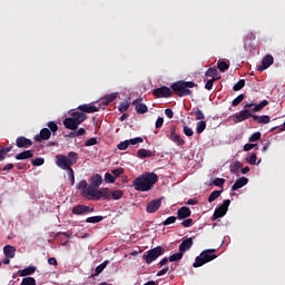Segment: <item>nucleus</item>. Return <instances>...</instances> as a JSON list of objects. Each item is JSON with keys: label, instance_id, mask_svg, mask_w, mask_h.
Returning a JSON list of instances; mask_svg holds the SVG:
<instances>
[{"label": "nucleus", "instance_id": "nucleus-1", "mask_svg": "<svg viewBox=\"0 0 285 285\" xmlns=\"http://www.w3.org/2000/svg\"><path fill=\"white\" fill-rule=\"evenodd\" d=\"M79 159V154L75 151H69L68 155H57L56 156V166L58 168H61V170H67V175L71 181V186H75V170L72 169V166L77 164Z\"/></svg>", "mask_w": 285, "mask_h": 285}, {"label": "nucleus", "instance_id": "nucleus-2", "mask_svg": "<svg viewBox=\"0 0 285 285\" xmlns=\"http://www.w3.org/2000/svg\"><path fill=\"white\" fill-rule=\"evenodd\" d=\"M157 181H159V176L155 173L148 171L135 178L132 180V187L139 193H148V190H153Z\"/></svg>", "mask_w": 285, "mask_h": 285}, {"label": "nucleus", "instance_id": "nucleus-3", "mask_svg": "<svg viewBox=\"0 0 285 285\" xmlns=\"http://www.w3.org/2000/svg\"><path fill=\"white\" fill-rule=\"evenodd\" d=\"M78 109L80 111L71 112V118L78 122V126H81V124H83L86 119H88V115H86V112H99V107L91 104L80 105L78 106Z\"/></svg>", "mask_w": 285, "mask_h": 285}, {"label": "nucleus", "instance_id": "nucleus-4", "mask_svg": "<svg viewBox=\"0 0 285 285\" xmlns=\"http://www.w3.org/2000/svg\"><path fill=\"white\" fill-rule=\"evenodd\" d=\"M213 259H217L215 249H205L196 257L193 266L194 268H199V266H204V264H208V262H213Z\"/></svg>", "mask_w": 285, "mask_h": 285}, {"label": "nucleus", "instance_id": "nucleus-5", "mask_svg": "<svg viewBox=\"0 0 285 285\" xmlns=\"http://www.w3.org/2000/svg\"><path fill=\"white\" fill-rule=\"evenodd\" d=\"M87 195L92 197L95 202H99V199H112V196H110V189L108 188L95 189L92 187H88Z\"/></svg>", "mask_w": 285, "mask_h": 285}, {"label": "nucleus", "instance_id": "nucleus-6", "mask_svg": "<svg viewBox=\"0 0 285 285\" xmlns=\"http://www.w3.org/2000/svg\"><path fill=\"white\" fill-rule=\"evenodd\" d=\"M255 102H246L244 105V110H240L238 114L234 116V124H242V121H246V119H250L253 117V112L249 111L248 108H253Z\"/></svg>", "mask_w": 285, "mask_h": 285}, {"label": "nucleus", "instance_id": "nucleus-7", "mask_svg": "<svg viewBox=\"0 0 285 285\" xmlns=\"http://www.w3.org/2000/svg\"><path fill=\"white\" fill-rule=\"evenodd\" d=\"M164 253H166V249H164V247H161V246H157L153 249H149L147 252V255H144V259H145L146 264H153V262H155L157 258L161 257V255H164Z\"/></svg>", "mask_w": 285, "mask_h": 285}, {"label": "nucleus", "instance_id": "nucleus-8", "mask_svg": "<svg viewBox=\"0 0 285 285\" xmlns=\"http://www.w3.org/2000/svg\"><path fill=\"white\" fill-rule=\"evenodd\" d=\"M228 206H230V199L224 200V203L215 209L214 215L212 217L213 222H215V219L224 217L226 213H228Z\"/></svg>", "mask_w": 285, "mask_h": 285}, {"label": "nucleus", "instance_id": "nucleus-9", "mask_svg": "<svg viewBox=\"0 0 285 285\" xmlns=\"http://www.w3.org/2000/svg\"><path fill=\"white\" fill-rule=\"evenodd\" d=\"M195 86H197L195 82L193 81H184L180 80L179 81V97H188V95H190V88H195Z\"/></svg>", "mask_w": 285, "mask_h": 285}, {"label": "nucleus", "instance_id": "nucleus-10", "mask_svg": "<svg viewBox=\"0 0 285 285\" xmlns=\"http://www.w3.org/2000/svg\"><path fill=\"white\" fill-rule=\"evenodd\" d=\"M153 95L156 99H168L173 95L170 88L163 86L160 88L153 89Z\"/></svg>", "mask_w": 285, "mask_h": 285}, {"label": "nucleus", "instance_id": "nucleus-11", "mask_svg": "<svg viewBox=\"0 0 285 285\" xmlns=\"http://www.w3.org/2000/svg\"><path fill=\"white\" fill-rule=\"evenodd\" d=\"M71 213L72 215H90V213H95V207L76 205L72 207Z\"/></svg>", "mask_w": 285, "mask_h": 285}, {"label": "nucleus", "instance_id": "nucleus-12", "mask_svg": "<svg viewBox=\"0 0 285 285\" xmlns=\"http://www.w3.org/2000/svg\"><path fill=\"white\" fill-rule=\"evenodd\" d=\"M52 137V131L48 128H42L38 135L33 137L35 141L41 144V141H48Z\"/></svg>", "mask_w": 285, "mask_h": 285}, {"label": "nucleus", "instance_id": "nucleus-13", "mask_svg": "<svg viewBox=\"0 0 285 285\" xmlns=\"http://www.w3.org/2000/svg\"><path fill=\"white\" fill-rule=\"evenodd\" d=\"M142 98H137L132 101V106H135V110L138 115H146L148 112V106L146 104H141Z\"/></svg>", "mask_w": 285, "mask_h": 285}, {"label": "nucleus", "instance_id": "nucleus-14", "mask_svg": "<svg viewBox=\"0 0 285 285\" xmlns=\"http://www.w3.org/2000/svg\"><path fill=\"white\" fill-rule=\"evenodd\" d=\"M158 208H161V199L160 198L153 199L146 206V210L149 214L157 213Z\"/></svg>", "mask_w": 285, "mask_h": 285}, {"label": "nucleus", "instance_id": "nucleus-15", "mask_svg": "<svg viewBox=\"0 0 285 285\" xmlns=\"http://www.w3.org/2000/svg\"><path fill=\"white\" fill-rule=\"evenodd\" d=\"M193 246V238H186L185 240L181 242V244L179 245V259H181V257H184V253L185 250H190Z\"/></svg>", "mask_w": 285, "mask_h": 285}, {"label": "nucleus", "instance_id": "nucleus-16", "mask_svg": "<svg viewBox=\"0 0 285 285\" xmlns=\"http://www.w3.org/2000/svg\"><path fill=\"white\" fill-rule=\"evenodd\" d=\"M16 146L18 148H30V146H32V140H30L29 138H26L23 136H19L16 139Z\"/></svg>", "mask_w": 285, "mask_h": 285}, {"label": "nucleus", "instance_id": "nucleus-17", "mask_svg": "<svg viewBox=\"0 0 285 285\" xmlns=\"http://www.w3.org/2000/svg\"><path fill=\"white\" fill-rule=\"evenodd\" d=\"M62 124L68 130H77L79 128L78 122L72 117L65 118Z\"/></svg>", "mask_w": 285, "mask_h": 285}, {"label": "nucleus", "instance_id": "nucleus-18", "mask_svg": "<svg viewBox=\"0 0 285 285\" xmlns=\"http://www.w3.org/2000/svg\"><path fill=\"white\" fill-rule=\"evenodd\" d=\"M101 184H104V178L101 177V175L96 174L91 177L89 188H94V190H97V188H99Z\"/></svg>", "mask_w": 285, "mask_h": 285}, {"label": "nucleus", "instance_id": "nucleus-19", "mask_svg": "<svg viewBox=\"0 0 285 285\" xmlns=\"http://www.w3.org/2000/svg\"><path fill=\"white\" fill-rule=\"evenodd\" d=\"M273 61H274V59H273V56H266V57H264L263 58V60H262V66H258L257 67V70H266V68H271V66H273Z\"/></svg>", "mask_w": 285, "mask_h": 285}, {"label": "nucleus", "instance_id": "nucleus-20", "mask_svg": "<svg viewBox=\"0 0 285 285\" xmlns=\"http://www.w3.org/2000/svg\"><path fill=\"white\" fill-rule=\"evenodd\" d=\"M4 256L8 257V259H14V255L17 253V248L11 245H6L3 247Z\"/></svg>", "mask_w": 285, "mask_h": 285}, {"label": "nucleus", "instance_id": "nucleus-21", "mask_svg": "<svg viewBox=\"0 0 285 285\" xmlns=\"http://www.w3.org/2000/svg\"><path fill=\"white\" fill-rule=\"evenodd\" d=\"M248 184V178L240 177L236 179L235 184L232 186V190H239V188H244Z\"/></svg>", "mask_w": 285, "mask_h": 285}, {"label": "nucleus", "instance_id": "nucleus-22", "mask_svg": "<svg viewBox=\"0 0 285 285\" xmlns=\"http://www.w3.org/2000/svg\"><path fill=\"white\" fill-rule=\"evenodd\" d=\"M35 273H37V267L35 266H28L19 271L20 277H28V275H35Z\"/></svg>", "mask_w": 285, "mask_h": 285}, {"label": "nucleus", "instance_id": "nucleus-23", "mask_svg": "<svg viewBox=\"0 0 285 285\" xmlns=\"http://www.w3.org/2000/svg\"><path fill=\"white\" fill-rule=\"evenodd\" d=\"M190 215H193V212H190V208L183 206L179 208V220L181 222V219H186L188 217H190Z\"/></svg>", "mask_w": 285, "mask_h": 285}, {"label": "nucleus", "instance_id": "nucleus-24", "mask_svg": "<svg viewBox=\"0 0 285 285\" xmlns=\"http://www.w3.org/2000/svg\"><path fill=\"white\" fill-rule=\"evenodd\" d=\"M169 139L171 141H174L175 144L179 145V135H177V126H175V125L170 126Z\"/></svg>", "mask_w": 285, "mask_h": 285}, {"label": "nucleus", "instance_id": "nucleus-25", "mask_svg": "<svg viewBox=\"0 0 285 285\" xmlns=\"http://www.w3.org/2000/svg\"><path fill=\"white\" fill-rule=\"evenodd\" d=\"M32 157H35V155L32 154V150H24L16 155V159L18 160L32 159Z\"/></svg>", "mask_w": 285, "mask_h": 285}, {"label": "nucleus", "instance_id": "nucleus-26", "mask_svg": "<svg viewBox=\"0 0 285 285\" xmlns=\"http://www.w3.org/2000/svg\"><path fill=\"white\" fill-rule=\"evenodd\" d=\"M137 157H139V159H146L147 157H155V154H153L150 150L141 148L137 151Z\"/></svg>", "mask_w": 285, "mask_h": 285}, {"label": "nucleus", "instance_id": "nucleus-27", "mask_svg": "<svg viewBox=\"0 0 285 285\" xmlns=\"http://www.w3.org/2000/svg\"><path fill=\"white\" fill-rule=\"evenodd\" d=\"M252 117L254 121H257L258 124H271V117L268 115H264V116L254 115Z\"/></svg>", "mask_w": 285, "mask_h": 285}, {"label": "nucleus", "instance_id": "nucleus-28", "mask_svg": "<svg viewBox=\"0 0 285 285\" xmlns=\"http://www.w3.org/2000/svg\"><path fill=\"white\" fill-rule=\"evenodd\" d=\"M109 263V261H105L100 265H98L95 269L96 273L92 274L91 277H97L98 275H101V273H104V269L106 268V266H108Z\"/></svg>", "mask_w": 285, "mask_h": 285}, {"label": "nucleus", "instance_id": "nucleus-29", "mask_svg": "<svg viewBox=\"0 0 285 285\" xmlns=\"http://www.w3.org/2000/svg\"><path fill=\"white\" fill-rule=\"evenodd\" d=\"M114 99H117V94L114 92V94L106 95L102 99V105L108 106L109 104H112Z\"/></svg>", "mask_w": 285, "mask_h": 285}, {"label": "nucleus", "instance_id": "nucleus-30", "mask_svg": "<svg viewBox=\"0 0 285 285\" xmlns=\"http://www.w3.org/2000/svg\"><path fill=\"white\" fill-rule=\"evenodd\" d=\"M48 130H50L51 135L55 137L59 130V126L55 121H49L47 124Z\"/></svg>", "mask_w": 285, "mask_h": 285}, {"label": "nucleus", "instance_id": "nucleus-31", "mask_svg": "<svg viewBox=\"0 0 285 285\" xmlns=\"http://www.w3.org/2000/svg\"><path fill=\"white\" fill-rule=\"evenodd\" d=\"M267 105L268 100H263L259 104H254L252 107H254V112H259L261 110H264Z\"/></svg>", "mask_w": 285, "mask_h": 285}, {"label": "nucleus", "instance_id": "nucleus-32", "mask_svg": "<svg viewBox=\"0 0 285 285\" xmlns=\"http://www.w3.org/2000/svg\"><path fill=\"white\" fill-rule=\"evenodd\" d=\"M206 130V121L205 120H200L196 124V132L197 135H202V132H204Z\"/></svg>", "mask_w": 285, "mask_h": 285}, {"label": "nucleus", "instance_id": "nucleus-33", "mask_svg": "<svg viewBox=\"0 0 285 285\" xmlns=\"http://www.w3.org/2000/svg\"><path fill=\"white\" fill-rule=\"evenodd\" d=\"M243 166L244 165L242 163H239V161L234 163L230 166V173H234V175H237V173H239V170H242Z\"/></svg>", "mask_w": 285, "mask_h": 285}, {"label": "nucleus", "instance_id": "nucleus-34", "mask_svg": "<svg viewBox=\"0 0 285 285\" xmlns=\"http://www.w3.org/2000/svg\"><path fill=\"white\" fill-rule=\"evenodd\" d=\"M87 224H99V222H104V216H91L86 219Z\"/></svg>", "mask_w": 285, "mask_h": 285}, {"label": "nucleus", "instance_id": "nucleus-35", "mask_svg": "<svg viewBox=\"0 0 285 285\" xmlns=\"http://www.w3.org/2000/svg\"><path fill=\"white\" fill-rule=\"evenodd\" d=\"M110 197L111 199H115V200L121 199L124 197V191L119 189L112 190L110 191Z\"/></svg>", "mask_w": 285, "mask_h": 285}, {"label": "nucleus", "instance_id": "nucleus-36", "mask_svg": "<svg viewBox=\"0 0 285 285\" xmlns=\"http://www.w3.org/2000/svg\"><path fill=\"white\" fill-rule=\"evenodd\" d=\"M20 285H37V281L35 279V277H24L22 278Z\"/></svg>", "mask_w": 285, "mask_h": 285}, {"label": "nucleus", "instance_id": "nucleus-37", "mask_svg": "<svg viewBox=\"0 0 285 285\" xmlns=\"http://www.w3.org/2000/svg\"><path fill=\"white\" fill-rule=\"evenodd\" d=\"M222 195V190H214L209 197H208V202L209 204H213V202H215V199H218V197Z\"/></svg>", "mask_w": 285, "mask_h": 285}, {"label": "nucleus", "instance_id": "nucleus-38", "mask_svg": "<svg viewBox=\"0 0 285 285\" xmlns=\"http://www.w3.org/2000/svg\"><path fill=\"white\" fill-rule=\"evenodd\" d=\"M193 224H194L193 218H184L180 220V226H184V228H190Z\"/></svg>", "mask_w": 285, "mask_h": 285}, {"label": "nucleus", "instance_id": "nucleus-39", "mask_svg": "<svg viewBox=\"0 0 285 285\" xmlns=\"http://www.w3.org/2000/svg\"><path fill=\"white\" fill-rule=\"evenodd\" d=\"M247 164L255 166L257 164V154L252 153L249 157L246 158Z\"/></svg>", "mask_w": 285, "mask_h": 285}, {"label": "nucleus", "instance_id": "nucleus-40", "mask_svg": "<svg viewBox=\"0 0 285 285\" xmlns=\"http://www.w3.org/2000/svg\"><path fill=\"white\" fill-rule=\"evenodd\" d=\"M191 115H195V118L197 119V121H202V119L206 118V116L204 115V111H202L200 109H196L195 111L191 112Z\"/></svg>", "mask_w": 285, "mask_h": 285}, {"label": "nucleus", "instance_id": "nucleus-41", "mask_svg": "<svg viewBox=\"0 0 285 285\" xmlns=\"http://www.w3.org/2000/svg\"><path fill=\"white\" fill-rule=\"evenodd\" d=\"M244 86H246V80L240 79L237 83L234 85L233 90H235V92L242 90V88H244Z\"/></svg>", "mask_w": 285, "mask_h": 285}, {"label": "nucleus", "instance_id": "nucleus-42", "mask_svg": "<svg viewBox=\"0 0 285 285\" xmlns=\"http://www.w3.org/2000/svg\"><path fill=\"white\" fill-rule=\"evenodd\" d=\"M129 146H137V144H144V138L141 137H136L127 140Z\"/></svg>", "mask_w": 285, "mask_h": 285}, {"label": "nucleus", "instance_id": "nucleus-43", "mask_svg": "<svg viewBox=\"0 0 285 285\" xmlns=\"http://www.w3.org/2000/svg\"><path fill=\"white\" fill-rule=\"evenodd\" d=\"M77 188L78 190H86V193L88 194V181H86V179L80 180L77 185Z\"/></svg>", "mask_w": 285, "mask_h": 285}, {"label": "nucleus", "instance_id": "nucleus-44", "mask_svg": "<svg viewBox=\"0 0 285 285\" xmlns=\"http://www.w3.org/2000/svg\"><path fill=\"white\" fill-rule=\"evenodd\" d=\"M217 68L218 70H220V72H226V70H228V68L230 67L229 65H227L226 61H222V62H218Z\"/></svg>", "mask_w": 285, "mask_h": 285}, {"label": "nucleus", "instance_id": "nucleus-45", "mask_svg": "<svg viewBox=\"0 0 285 285\" xmlns=\"http://www.w3.org/2000/svg\"><path fill=\"white\" fill-rule=\"evenodd\" d=\"M105 181L106 184H115L116 179L110 173L105 174Z\"/></svg>", "mask_w": 285, "mask_h": 285}, {"label": "nucleus", "instance_id": "nucleus-46", "mask_svg": "<svg viewBox=\"0 0 285 285\" xmlns=\"http://www.w3.org/2000/svg\"><path fill=\"white\" fill-rule=\"evenodd\" d=\"M214 186H217L218 188H222V186H224V184H226V179L224 178H215L213 180Z\"/></svg>", "mask_w": 285, "mask_h": 285}, {"label": "nucleus", "instance_id": "nucleus-47", "mask_svg": "<svg viewBox=\"0 0 285 285\" xmlns=\"http://www.w3.org/2000/svg\"><path fill=\"white\" fill-rule=\"evenodd\" d=\"M259 139H262V132L256 131L254 132L250 137H249V141L254 142V141H259Z\"/></svg>", "mask_w": 285, "mask_h": 285}, {"label": "nucleus", "instance_id": "nucleus-48", "mask_svg": "<svg viewBox=\"0 0 285 285\" xmlns=\"http://www.w3.org/2000/svg\"><path fill=\"white\" fill-rule=\"evenodd\" d=\"M45 163L46 159L41 157L31 160L32 166H43Z\"/></svg>", "mask_w": 285, "mask_h": 285}, {"label": "nucleus", "instance_id": "nucleus-49", "mask_svg": "<svg viewBox=\"0 0 285 285\" xmlns=\"http://www.w3.org/2000/svg\"><path fill=\"white\" fill-rule=\"evenodd\" d=\"M242 101H244V95H243V94L238 95V96L232 101V106H239V104H242Z\"/></svg>", "mask_w": 285, "mask_h": 285}, {"label": "nucleus", "instance_id": "nucleus-50", "mask_svg": "<svg viewBox=\"0 0 285 285\" xmlns=\"http://www.w3.org/2000/svg\"><path fill=\"white\" fill-rule=\"evenodd\" d=\"M128 108H130V104L121 102L118 107L119 112H127Z\"/></svg>", "mask_w": 285, "mask_h": 285}, {"label": "nucleus", "instance_id": "nucleus-51", "mask_svg": "<svg viewBox=\"0 0 285 285\" xmlns=\"http://www.w3.org/2000/svg\"><path fill=\"white\" fill-rule=\"evenodd\" d=\"M128 146H130L128 140H124L117 145V148L118 150H127Z\"/></svg>", "mask_w": 285, "mask_h": 285}, {"label": "nucleus", "instance_id": "nucleus-52", "mask_svg": "<svg viewBox=\"0 0 285 285\" xmlns=\"http://www.w3.org/2000/svg\"><path fill=\"white\" fill-rule=\"evenodd\" d=\"M184 134L187 137H193V135H195V131H193V128L188 127V126H184Z\"/></svg>", "mask_w": 285, "mask_h": 285}, {"label": "nucleus", "instance_id": "nucleus-53", "mask_svg": "<svg viewBox=\"0 0 285 285\" xmlns=\"http://www.w3.org/2000/svg\"><path fill=\"white\" fill-rule=\"evenodd\" d=\"M177 222V217L170 216L164 222V226H170V224H175Z\"/></svg>", "mask_w": 285, "mask_h": 285}, {"label": "nucleus", "instance_id": "nucleus-54", "mask_svg": "<svg viewBox=\"0 0 285 285\" xmlns=\"http://www.w3.org/2000/svg\"><path fill=\"white\" fill-rule=\"evenodd\" d=\"M112 175L115 176V177H121V175H124V168H116V169H112Z\"/></svg>", "mask_w": 285, "mask_h": 285}, {"label": "nucleus", "instance_id": "nucleus-55", "mask_svg": "<svg viewBox=\"0 0 285 285\" xmlns=\"http://www.w3.org/2000/svg\"><path fill=\"white\" fill-rule=\"evenodd\" d=\"M205 75L207 77H215L217 75V68H209Z\"/></svg>", "mask_w": 285, "mask_h": 285}, {"label": "nucleus", "instance_id": "nucleus-56", "mask_svg": "<svg viewBox=\"0 0 285 285\" xmlns=\"http://www.w3.org/2000/svg\"><path fill=\"white\" fill-rule=\"evenodd\" d=\"M85 146L90 147V146H97V138H90L86 140Z\"/></svg>", "mask_w": 285, "mask_h": 285}, {"label": "nucleus", "instance_id": "nucleus-57", "mask_svg": "<svg viewBox=\"0 0 285 285\" xmlns=\"http://www.w3.org/2000/svg\"><path fill=\"white\" fill-rule=\"evenodd\" d=\"M214 83H215V78L210 79V80H207V82L205 85L206 90H213V85Z\"/></svg>", "mask_w": 285, "mask_h": 285}, {"label": "nucleus", "instance_id": "nucleus-58", "mask_svg": "<svg viewBox=\"0 0 285 285\" xmlns=\"http://www.w3.org/2000/svg\"><path fill=\"white\" fill-rule=\"evenodd\" d=\"M169 262H179V253H175L174 255L169 256Z\"/></svg>", "mask_w": 285, "mask_h": 285}, {"label": "nucleus", "instance_id": "nucleus-59", "mask_svg": "<svg viewBox=\"0 0 285 285\" xmlns=\"http://www.w3.org/2000/svg\"><path fill=\"white\" fill-rule=\"evenodd\" d=\"M10 150H12V147H0V153L2 155H8V153H10Z\"/></svg>", "mask_w": 285, "mask_h": 285}, {"label": "nucleus", "instance_id": "nucleus-60", "mask_svg": "<svg viewBox=\"0 0 285 285\" xmlns=\"http://www.w3.org/2000/svg\"><path fill=\"white\" fill-rule=\"evenodd\" d=\"M161 126H164V118L159 117L156 120V128H161Z\"/></svg>", "mask_w": 285, "mask_h": 285}, {"label": "nucleus", "instance_id": "nucleus-61", "mask_svg": "<svg viewBox=\"0 0 285 285\" xmlns=\"http://www.w3.org/2000/svg\"><path fill=\"white\" fill-rule=\"evenodd\" d=\"M255 146H257V145H255V144H246V145L244 146V150H245L246 153H248V150H253V148H255Z\"/></svg>", "mask_w": 285, "mask_h": 285}, {"label": "nucleus", "instance_id": "nucleus-62", "mask_svg": "<svg viewBox=\"0 0 285 285\" xmlns=\"http://www.w3.org/2000/svg\"><path fill=\"white\" fill-rule=\"evenodd\" d=\"M57 258H55V257H50V258H48V265L49 266H57Z\"/></svg>", "mask_w": 285, "mask_h": 285}, {"label": "nucleus", "instance_id": "nucleus-63", "mask_svg": "<svg viewBox=\"0 0 285 285\" xmlns=\"http://www.w3.org/2000/svg\"><path fill=\"white\" fill-rule=\"evenodd\" d=\"M165 115H166V117H168V119H173V115H174L173 109L167 108L165 110Z\"/></svg>", "mask_w": 285, "mask_h": 285}, {"label": "nucleus", "instance_id": "nucleus-64", "mask_svg": "<svg viewBox=\"0 0 285 285\" xmlns=\"http://www.w3.org/2000/svg\"><path fill=\"white\" fill-rule=\"evenodd\" d=\"M76 137H81L82 135H86V129L85 128H80L79 130H76Z\"/></svg>", "mask_w": 285, "mask_h": 285}]
</instances>
